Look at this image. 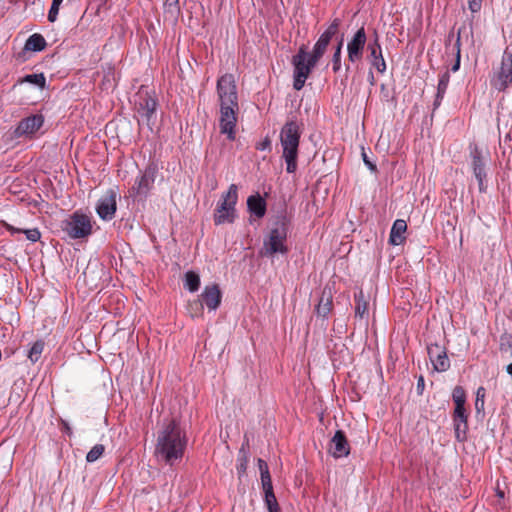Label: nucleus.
<instances>
[{"instance_id": "f257e3e1", "label": "nucleus", "mask_w": 512, "mask_h": 512, "mask_svg": "<svg viewBox=\"0 0 512 512\" xmlns=\"http://www.w3.org/2000/svg\"><path fill=\"white\" fill-rule=\"evenodd\" d=\"M217 96L220 106L219 128L221 134L230 141L235 140L237 112L239 110L238 93L235 78L224 74L217 80Z\"/></svg>"}, {"instance_id": "f03ea898", "label": "nucleus", "mask_w": 512, "mask_h": 512, "mask_svg": "<svg viewBox=\"0 0 512 512\" xmlns=\"http://www.w3.org/2000/svg\"><path fill=\"white\" fill-rule=\"evenodd\" d=\"M188 437L175 420L164 424L157 433L154 456L160 463L173 466L185 453Z\"/></svg>"}, {"instance_id": "7ed1b4c3", "label": "nucleus", "mask_w": 512, "mask_h": 512, "mask_svg": "<svg viewBox=\"0 0 512 512\" xmlns=\"http://www.w3.org/2000/svg\"><path fill=\"white\" fill-rule=\"evenodd\" d=\"M299 141L300 130L298 124L295 121L287 122L281 129L280 142L282 157L286 162L288 173H294L297 170Z\"/></svg>"}, {"instance_id": "20e7f679", "label": "nucleus", "mask_w": 512, "mask_h": 512, "mask_svg": "<svg viewBox=\"0 0 512 512\" xmlns=\"http://www.w3.org/2000/svg\"><path fill=\"white\" fill-rule=\"evenodd\" d=\"M238 200V187L231 184L228 191L222 195L220 202L214 213V222L216 225L232 223L236 218L235 205Z\"/></svg>"}, {"instance_id": "39448f33", "label": "nucleus", "mask_w": 512, "mask_h": 512, "mask_svg": "<svg viewBox=\"0 0 512 512\" xmlns=\"http://www.w3.org/2000/svg\"><path fill=\"white\" fill-rule=\"evenodd\" d=\"M287 226L284 222H278L264 240L263 247L260 251L261 256L273 257L275 254H286L288 248L286 246Z\"/></svg>"}, {"instance_id": "423d86ee", "label": "nucleus", "mask_w": 512, "mask_h": 512, "mask_svg": "<svg viewBox=\"0 0 512 512\" xmlns=\"http://www.w3.org/2000/svg\"><path fill=\"white\" fill-rule=\"evenodd\" d=\"M295 90H301L311 70L317 65L312 64V57L307 53L306 47L302 45L296 55L293 56Z\"/></svg>"}, {"instance_id": "0eeeda50", "label": "nucleus", "mask_w": 512, "mask_h": 512, "mask_svg": "<svg viewBox=\"0 0 512 512\" xmlns=\"http://www.w3.org/2000/svg\"><path fill=\"white\" fill-rule=\"evenodd\" d=\"M91 217L76 211L66 221L64 231L71 239H82L92 234Z\"/></svg>"}, {"instance_id": "6e6552de", "label": "nucleus", "mask_w": 512, "mask_h": 512, "mask_svg": "<svg viewBox=\"0 0 512 512\" xmlns=\"http://www.w3.org/2000/svg\"><path fill=\"white\" fill-rule=\"evenodd\" d=\"M340 19L335 18L329 27L321 34L314 45L313 51L309 54L312 57V64H317L325 54L332 37L338 32Z\"/></svg>"}, {"instance_id": "1a4fd4ad", "label": "nucleus", "mask_w": 512, "mask_h": 512, "mask_svg": "<svg viewBox=\"0 0 512 512\" xmlns=\"http://www.w3.org/2000/svg\"><path fill=\"white\" fill-rule=\"evenodd\" d=\"M512 83V51L506 49L500 70L497 72L495 79L492 80V86L499 90H505Z\"/></svg>"}, {"instance_id": "9d476101", "label": "nucleus", "mask_w": 512, "mask_h": 512, "mask_svg": "<svg viewBox=\"0 0 512 512\" xmlns=\"http://www.w3.org/2000/svg\"><path fill=\"white\" fill-rule=\"evenodd\" d=\"M117 210V193L114 189H109L98 200L96 212L98 216L104 220H112Z\"/></svg>"}, {"instance_id": "9b49d317", "label": "nucleus", "mask_w": 512, "mask_h": 512, "mask_svg": "<svg viewBox=\"0 0 512 512\" xmlns=\"http://www.w3.org/2000/svg\"><path fill=\"white\" fill-rule=\"evenodd\" d=\"M366 41L365 29L361 27L347 44L348 60L350 62L355 63L362 59Z\"/></svg>"}, {"instance_id": "f8f14e48", "label": "nucleus", "mask_w": 512, "mask_h": 512, "mask_svg": "<svg viewBox=\"0 0 512 512\" xmlns=\"http://www.w3.org/2000/svg\"><path fill=\"white\" fill-rule=\"evenodd\" d=\"M472 161L471 168L475 178L478 181L480 192L486 191L485 179H486V159L483 157L481 151L475 147L470 152Z\"/></svg>"}, {"instance_id": "ddd939ff", "label": "nucleus", "mask_w": 512, "mask_h": 512, "mask_svg": "<svg viewBox=\"0 0 512 512\" xmlns=\"http://www.w3.org/2000/svg\"><path fill=\"white\" fill-rule=\"evenodd\" d=\"M137 112L141 117L145 118L148 124L155 116L157 101L147 91H140L138 93V101L136 102Z\"/></svg>"}, {"instance_id": "4468645a", "label": "nucleus", "mask_w": 512, "mask_h": 512, "mask_svg": "<svg viewBox=\"0 0 512 512\" xmlns=\"http://www.w3.org/2000/svg\"><path fill=\"white\" fill-rule=\"evenodd\" d=\"M44 123L42 115L35 114L22 119L14 131L16 137H30L36 133Z\"/></svg>"}, {"instance_id": "2eb2a0df", "label": "nucleus", "mask_w": 512, "mask_h": 512, "mask_svg": "<svg viewBox=\"0 0 512 512\" xmlns=\"http://www.w3.org/2000/svg\"><path fill=\"white\" fill-rule=\"evenodd\" d=\"M155 181V172L152 168H147L136 180L131 189V195L145 197L151 190Z\"/></svg>"}, {"instance_id": "dca6fc26", "label": "nucleus", "mask_w": 512, "mask_h": 512, "mask_svg": "<svg viewBox=\"0 0 512 512\" xmlns=\"http://www.w3.org/2000/svg\"><path fill=\"white\" fill-rule=\"evenodd\" d=\"M369 61L371 65L381 74L386 71V62L382 54V48L379 43L378 34L375 33V38L368 44Z\"/></svg>"}, {"instance_id": "f3484780", "label": "nucleus", "mask_w": 512, "mask_h": 512, "mask_svg": "<svg viewBox=\"0 0 512 512\" xmlns=\"http://www.w3.org/2000/svg\"><path fill=\"white\" fill-rule=\"evenodd\" d=\"M200 299L209 311H215L221 304L222 293L217 284L205 286Z\"/></svg>"}, {"instance_id": "a211bd4d", "label": "nucleus", "mask_w": 512, "mask_h": 512, "mask_svg": "<svg viewBox=\"0 0 512 512\" xmlns=\"http://www.w3.org/2000/svg\"><path fill=\"white\" fill-rule=\"evenodd\" d=\"M428 355L436 371L444 372L449 369L450 361L441 346L437 344L430 345L428 347Z\"/></svg>"}, {"instance_id": "6ab92c4d", "label": "nucleus", "mask_w": 512, "mask_h": 512, "mask_svg": "<svg viewBox=\"0 0 512 512\" xmlns=\"http://www.w3.org/2000/svg\"><path fill=\"white\" fill-rule=\"evenodd\" d=\"M329 452L335 458L345 457L350 453V445L343 431H336L330 441Z\"/></svg>"}, {"instance_id": "aec40b11", "label": "nucleus", "mask_w": 512, "mask_h": 512, "mask_svg": "<svg viewBox=\"0 0 512 512\" xmlns=\"http://www.w3.org/2000/svg\"><path fill=\"white\" fill-rule=\"evenodd\" d=\"M455 437L462 442L466 439L468 429L467 414L465 408H455L453 413Z\"/></svg>"}, {"instance_id": "412c9836", "label": "nucleus", "mask_w": 512, "mask_h": 512, "mask_svg": "<svg viewBox=\"0 0 512 512\" xmlns=\"http://www.w3.org/2000/svg\"><path fill=\"white\" fill-rule=\"evenodd\" d=\"M406 230H407L406 221L403 219H397L392 225V228L390 231L389 242L392 245H401L406 239V237H405Z\"/></svg>"}, {"instance_id": "4be33fe9", "label": "nucleus", "mask_w": 512, "mask_h": 512, "mask_svg": "<svg viewBox=\"0 0 512 512\" xmlns=\"http://www.w3.org/2000/svg\"><path fill=\"white\" fill-rule=\"evenodd\" d=\"M332 292L328 288H324L316 306L318 316L326 318L332 310Z\"/></svg>"}, {"instance_id": "5701e85b", "label": "nucleus", "mask_w": 512, "mask_h": 512, "mask_svg": "<svg viewBox=\"0 0 512 512\" xmlns=\"http://www.w3.org/2000/svg\"><path fill=\"white\" fill-rule=\"evenodd\" d=\"M247 207L258 218H262L266 213V202L259 194L248 197Z\"/></svg>"}, {"instance_id": "b1692460", "label": "nucleus", "mask_w": 512, "mask_h": 512, "mask_svg": "<svg viewBox=\"0 0 512 512\" xmlns=\"http://www.w3.org/2000/svg\"><path fill=\"white\" fill-rule=\"evenodd\" d=\"M449 81H450V74H449L448 71H445L440 76V79H439V82H438L437 94H436V99H435V102H434L435 108H437L440 105L442 99L444 98V95L446 93Z\"/></svg>"}, {"instance_id": "393cba45", "label": "nucleus", "mask_w": 512, "mask_h": 512, "mask_svg": "<svg viewBox=\"0 0 512 512\" xmlns=\"http://www.w3.org/2000/svg\"><path fill=\"white\" fill-rule=\"evenodd\" d=\"M45 46L46 41L44 37L37 33L31 35L25 43V49L28 51H42Z\"/></svg>"}, {"instance_id": "a878e982", "label": "nucleus", "mask_w": 512, "mask_h": 512, "mask_svg": "<svg viewBox=\"0 0 512 512\" xmlns=\"http://www.w3.org/2000/svg\"><path fill=\"white\" fill-rule=\"evenodd\" d=\"M355 314L356 316L363 318L368 313V301L363 293L362 290H360L358 293L355 294Z\"/></svg>"}, {"instance_id": "bb28decb", "label": "nucleus", "mask_w": 512, "mask_h": 512, "mask_svg": "<svg viewBox=\"0 0 512 512\" xmlns=\"http://www.w3.org/2000/svg\"><path fill=\"white\" fill-rule=\"evenodd\" d=\"M258 468L261 476V484L263 489L272 488V480L267 463L263 459H258Z\"/></svg>"}, {"instance_id": "cd10ccee", "label": "nucleus", "mask_w": 512, "mask_h": 512, "mask_svg": "<svg viewBox=\"0 0 512 512\" xmlns=\"http://www.w3.org/2000/svg\"><path fill=\"white\" fill-rule=\"evenodd\" d=\"M264 490V501L267 507L268 512H281L275 494L272 488L263 489Z\"/></svg>"}, {"instance_id": "c85d7f7f", "label": "nucleus", "mask_w": 512, "mask_h": 512, "mask_svg": "<svg viewBox=\"0 0 512 512\" xmlns=\"http://www.w3.org/2000/svg\"><path fill=\"white\" fill-rule=\"evenodd\" d=\"M6 227L11 233H24L26 238L32 242L38 241L41 237V233L37 228L23 230L9 224H6Z\"/></svg>"}, {"instance_id": "c756f323", "label": "nucleus", "mask_w": 512, "mask_h": 512, "mask_svg": "<svg viewBox=\"0 0 512 512\" xmlns=\"http://www.w3.org/2000/svg\"><path fill=\"white\" fill-rule=\"evenodd\" d=\"M200 286V277L197 273L193 271H188L185 274V287L191 291L195 292L199 289Z\"/></svg>"}, {"instance_id": "7c9ffc66", "label": "nucleus", "mask_w": 512, "mask_h": 512, "mask_svg": "<svg viewBox=\"0 0 512 512\" xmlns=\"http://www.w3.org/2000/svg\"><path fill=\"white\" fill-rule=\"evenodd\" d=\"M45 343L43 340H37L33 343L32 347L28 352V358L32 363H36L44 350Z\"/></svg>"}, {"instance_id": "2f4dec72", "label": "nucleus", "mask_w": 512, "mask_h": 512, "mask_svg": "<svg viewBox=\"0 0 512 512\" xmlns=\"http://www.w3.org/2000/svg\"><path fill=\"white\" fill-rule=\"evenodd\" d=\"M452 398L455 403V408H465L466 394L461 386H456L453 389Z\"/></svg>"}, {"instance_id": "473e14b6", "label": "nucleus", "mask_w": 512, "mask_h": 512, "mask_svg": "<svg viewBox=\"0 0 512 512\" xmlns=\"http://www.w3.org/2000/svg\"><path fill=\"white\" fill-rule=\"evenodd\" d=\"M342 47H343V38L341 37V39L339 40L337 46H336V49H335V52L333 54V57H332V64H333V71L334 72H338L341 68V51H342Z\"/></svg>"}, {"instance_id": "72a5a7b5", "label": "nucleus", "mask_w": 512, "mask_h": 512, "mask_svg": "<svg viewBox=\"0 0 512 512\" xmlns=\"http://www.w3.org/2000/svg\"><path fill=\"white\" fill-rule=\"evenodd\" d=\"M203 310H204V304L202 303L201 299L195 300L188 305V311L190 315L194 317H202L203 316Z\"/></svg>"}, {"instance_id": "f704fd0d", "label": "nucleus", "mask_w": 512, "mask_h": 512, "mask_svg": "<svg viewBox=\"0 0 512 512\" xmlns=\"http://www.w3.org/2000/svg\"><path fill=\"white\" fill-rule=\"evenodd\" d=\"M104 450L105 448L102 444H96L95 446H93L86 455L87 462L92 463L98 460L104 453Z\"/></svg>"}, {"instance_id": "c9c22d12", "label": "nucleus", "mask_w": 512, "mask_h": 512, "mask_svg": "<svg viewBox=\"0 0 512 512\" xmlns=\"http://www.w3.org/2000/svg\"><path fill=\"white\" fill-rule=\"evenodd\" d=\"M460 34H461V29H459V31H458V36H457V39H456L455 45H454V47H453V51L455 50V54H456V62H455V64L452 66V71H453V72L458 71V70H459V67H460V58H461Z\"/></svg>"}, {"instance_id": "e433bc0d", "label": "nucleus", "mask_w": 512, "mask_h": 512, "mask_svg": "<svg viewBox=\"0 0 512 512\" xmlns=\"http://www.w3.org/2000/svg\"><path fill=\"white\" fill-rule=\"evenodd\" d=\"M484 399H485V389L483 387H479L476 392V400H475V409L478 413L482 412L484 410Z\"/></svg>"}, {"instance_id": "4c0bfd02", "label": "nucleus", "mask_w": 512, "mask_h": 512, "mask_svg": "<svg viewBox=\"0 0 512 512\" xmlns=\"http://www.w3.org/2000/svg\"><path fill=\"white\" fill-rule=\"evenodd\" d=\"M24 81L39 87H44L46 80L43 74H30L24 78Z\"/></svg>"}, {"instance_id": "58836bf2", "label": "nucleus", "mask_w": 512, "mask_h": 512, "mask_svg": "<svg viewBox=\"0 0 512 512\" xmlns=\"http://www.w3.org/2000/svg\"><path fill=\"white\" fill-rule=\"evenodd\" d=\"M59 9H60V4L52 2V5H51L50 10L48 12V20L50 22H55L57 20Z\"/></svg>"}, {"instance_id": "ea45409f", "label": "nucleus", "mask_w": 512, "mask_h": 512, "mask_svg": "<svg viewBox=\"0 0 512 512\" xmlns=\"http://www.w3.org/2000/svg\"><path fill=\"white\" fill-rule=\"evenodd\" d=\"M483 0H468V8L472 13H478L481 10Z\"/></svg>"}, {"instance_id": "a19ab883", "label": "nucleus", "mask_w": 512, "mask_h": 512, "mask_svg": "<svg viewBox=\"0 0 512 512\" xmlns=\"http://www.w3.org/2000/svg\"><path fill=\"white\" fill-rule=\"evenodd\" d=\"M270 146H271V141L268 137H266L262 142H260L256 145V149L265 150V149L270 148Z\"/></svg>"}, {"instance_id": "79ce46f5", "label": "nucleus", "mask_w": 512, "mask_h": 512, "mask_svg": "<svg viewBox=\"0 0 512 512\" xmlns=\"http://www.w3.org/2000/svg\"><path fill=\"white\" fill-rule=\"evenodd\" d=\"M362 156H363V161L368 166V168L371 171H376V166L369 160V158L367 157L365 152L362 153Z\"/></svg>"}, {"instance_id": "37998d69", "label": "nucleus", "mask_w": 512, "mask_h": 512, "mask_svg": "<svg viewBox=\"0 0 512 512\" xmlns=\"http://www.w3.org/2000/svg\"><path fill=\"white\" fill-rule=\"evenodd\" d=\"M424 386V379L423 377H420L417 383L418 389L422 388Z\"/></svg>"}, {"instance_id": "c03bdc74", "label": "nucleus", "mask_w": 512, "mask_h": 512, "mask_svg": "<svg viewBox=\"0 0 512 512\" xmlns=\"http://www.w3.org/2000/svg\"><path fill=\"white\" fill-rule=\"evenodd\" d=\"M166 3L169 5V6H176L177 3H178V0H167Z\"/></svg>"}, {"instance_id": "a18cd8bd", "label": "nucleus", "mask_w": 512, "mask_h": 512, "mask_svg": "<svg viewBox=\"0 0 512 512\" xmlns=\"http://www.w3.org/2000/svg\"><path fill=\"white\" fill-rule=\"evenodd\" d=\"M506 371L510 376H512V363L506 367Z\"/></svg>"}, {"instance_id": "49530a36", "label": "nucleus", "mask_w": 512, "mask_h": 512, "mask_svg": "<svg viewBox=\"0 0 512 512\" xmlns=\"http://www.w3.org/2000/svg\"><path fill=\"white\" fill-rule=\"evenodd\" d=\"M53 3H57V4H60L63 2V0H52Z\"/></svg>"}, {"instance_id": "de8ad7c7", "label": "nucleus", "mask_w": 512, "mask_h": 512, "mask_svg": "<svg viewBox=\"0 0 512 512\" xmlns=\"http://www.w3.org/2000/svg\"><path fill=\"white\" fill-rule=\"evenodd\" d=\"M369 81L371 82V84H373L374 82V76L371 74V77L369 78Z\"/></svg>"}, {"instance_id": "09e8293b", "label": "nucleus", "mask_w": 512, "mask_h": 512, "mask_svg": "<svg viewBox=\"0 0 512 512\" xmlns=\"http://www.w3.org/2000/svg\"><path fill=\"white\" fill-rule=\"evenodd\" d=\"M369 81L371 82V84H373L374 82V76L371 74V77L369 78Z\"/></svg>"}, {"instance_id": "8fccbe9b", "label": "nucleus", "mask_w": 512, "mask_h": 512, "mask_svg": "<svg viewBox=\"0 0 512 512\" xmlns=\"http://www.w3.org/2000/svg\"><path fill=\"white\" fill-rule=\"evenodd\" d=\"M451 38H453V34H450V35H449V39H448V40L450 41V40H451Z\"/></svg>"}]
</instances>
